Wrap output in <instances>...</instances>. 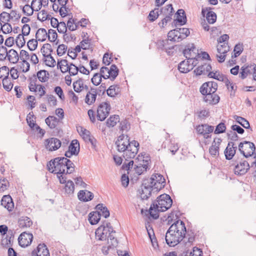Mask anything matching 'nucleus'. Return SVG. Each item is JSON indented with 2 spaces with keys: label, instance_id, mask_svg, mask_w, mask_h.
I'll return each instance as SVG.
<instances>
[{
  "label": "nucleus",
  "instance_id": "f257e3e1",
  "mask_svg": "<svg viewBox=\"0 0 256 256\" xmlns=\"http://www.w3.org/2000/svg\"><path fill=\"white\" fill-rule=\"evenodd\" d=\"M186 234V228L184 222L177 220L171 225L166 234V241L170 246H174L179 244Z\"/></svg>",
  "mask_w": 256,
  "mask_h": 256
},
{
  "label": "nucleus",
  "instance_id": "f03ea898",
  "mask_svg": "<svg viewBox=\"0 0 256 256\" xmlns=\"http://www.w3.org/2000/svg\"><path fill=\"white\" fill-rule=\"evenodd\" d=\"M118 150L123 152V156L128 160L129 158H134L138 150L139 144L136 140L130 142L128 136L122 134L120 136L116 142Z\"/></svg>",
  "mask_w": 256,
  "mask_h": 256
},
{
  "label": "nucleus",
  "instance_id": "7ed1b4c3",
  "mask_svg": "<svg viewBox=\"0 0 256 256\" xmlns=\"http://www.w3.org/2000/svg\"><path fill=\"white\" fill-rule=\"evenodd\" d=\"M172 200L169 195L166 194H161L150 208V216L154 219L158 218L159 217V212L167 210L172 206Z\"/></svg>",
  "mask_w": 256,
  "mask_h": 256
},
{
  "label": "nucleus",
  "instance_id": "20e7f679",
  "mask_svg": "<svg viewBox=\"0 0 256 256\" xmlns=\"http://www.w3.org/2000/svg\"><path fill=\"white\" fill-rule=\"evenodd\" d=\"M112 232V228L110 226V224L106 222V225H102L96 229L95 232L96 236L101 240L108 238V244H110V242L111 241L112 246H116L117 240L111 234Z\"/></svg>",
  "mask_w": 256,
  "mask_h": 256
},
{
  "label": "nucleus",
  "instance_id": "39448f33",
  "mask_svg": "<svg viewBox=\"0 0 256 256\" xmlns=\"http://www.w3.org/2000/svg\"><path fill=\"white\" fill-rule=\"evenodd\" d=\"M66 162L68 158L64 157H58L51 160L48 164V170L52 172L58 174L65 173Z\"/></svg>",
  "mask_w": 256,
  "mask_h": 256
},
{
  "label": "nucleus",
  "instance_id": "423d86ee",
  "mask_svg": "<svg viewBox=\"0 0 256 256\" xmlns=\"http://www.w3.org/2000/svg\"><path fill=\"white\" fill-rule=\"evenodd\" d=\"M148 183L156 192L164 186L165 180L162 175L156 174L152 176Z\"/></svg>",
  "mask_w": 256,
  "mask_h": 256
},
{
  "label": "nucleus",
  "instance_id": "0eeeda50",
  "mask_svg": "<svg viewBox=\"0 0 256 256\" xmlns=\"http://www.w3.org/2000/svg\"><path fill=\"white\" fill-rule=\"evenodd\" d=\"M150 158L148 156L144 157L142 155H138V156L136 158L135 160H131L128 164H125L122 166L124 169H126L128 171V174L132 170L134 163H136V164L144 166V168H148V165L149 164Z\"/></svg>",
  "mask_w": 256,
  "mask_h": 256
},
{
  "label": "nucleus",
  "instance_id": "6e6552de",
  "mask_svg": "<svg viewBox=\"0 0 256 256\" xmlns=\"http://www.w3.org/2000/svg\"><path fill=\"white\" fill-rule=\"evenodd\" d=\"M239 150L246 158L251 156L255 151L254 144L251 142L244 141L239 145Z\"/></svg>",
  "mask_w": 256,
  "mask_h": 256
},
{
  "label": "nucleus",
  "instance_id": "1a4fd4ad",
  "mask_svg": "<svg viewBox=\"0 0 256 256\" xmlns=\"http://www.w3.org/2000/svg\"><path fill=\"white\" fill-rule=\"evenodd\" d=\"M110 110V106L108 103L106 102L101 103L97 110L98 119L100 121L104 120L108 115Z\"/></svg>",
  "mask_w": 256,
  "mask_h": 256
},
{
  "label": "nucleus",
  "instance_id": "9d476101",
  "mask_svg": "<svg viewBox=\"0 0 256 256\" xmlns=\"http://www.w3.org/2000/svg\"><path fill=\"white\" fill-rule=\"evenodd\" d=\"M183 53L187 59L194 62H197L196 57L198 56V50L194 44L188 45L184 50Z\"/></svg>",
  "mask_w": 256,
  "mask_h": 256
},
{
  "label": "nucleus",
  "instance_id": "9b49d317",
  "mask_svg": "<svg viewBox=\"0 0 256 256\" xmlns=\"http://www.w3.org/2000/svg\"><path fill=\"white\" fill-rule=\"evenodd\" d=\"M230 50V47L228 43L224 42L222 44H218L217 46L218 54L216 57L219 62H222L225 60L226 54Z\"/></svg>",
  "mask_w": 256,
  "mask_h": 256
},
{
  "label": "nucleus",
  "instance_id": "f8f14e48",
  "mask_svg": "<svg viewBox=\"0 0 256 256\" xmlns=\"http://www.w3.org/2000/svg\"><path fill=\"white\" fill-rule=\"evenodd\" d=\"M218 88L217 84L214 82H208L202 84L200 90V93L204 96L206 94L216 92Z\"/></svg>",
  "mask_w": 256,
  "mask_h": 256
},
{
  "label": "nucleus",
  "instance_id": "ddd939ff",
  "mask_svg": "<svg viewBox=\"0 0 256 256\" xmlns=\"http://www.w3.org/2000/svg\"><path fill=\"white\" fill-rule=\"evenodd\" d=\"M61 142L56 138L46 139L44 141L46 148L48 151H54L58 150L61 146Z\"/></svg>",
  "mask_w": 256,
  "mask_h": 256
},
{
  "label": "nucleus",
  "instance_id": "4468645a",
  "mask_svg": "<svg viewBox=\"0 0 256 256\" xmlns=\"http://www.w3.org/2000/svg\"><path fill=\"white\" fill-rule=\"evenodd\" d=\"M32 239L33 236L32 234L23 232L18 236V242L21 247L26 248L31 244Z\"/></svg>",
  "mask_w": 256,
  "mask_h": 256
},
{
  "label": "nucleus",
  "instance_id": "2eb2a0df",
  "mask_svg": "<svg viewBox=\"0 0 256 256\" xmlns=\"http://www.w3.org/2000/svg\"><path fill=\"white\" fill-rule=\"evenodd\" d=\"M214 129V126L206 124L199 125L196 128L198 132L200 134H202L206 139L210 137V134L213 132Z\"/></svg>",
  "mask_w": 256,
  "mask_h": 256
},
{
  "label": "nucleus",
  "instance_id": "dca6fc26",
  "mask_svg": "<svg viewBox=\"0 0 256 256\" xmlns=\"http://www.w3.org/2000/svg\"><path fill=\"white\" fill-rule=\"evenodd\" d=\"M196 64L197 62H194L187 59V60H183L180 62L178 69L182 73H187L192 70Z\"/></svg>",
  "mask_w": 256,
  "mask_h": 256
},
{
  "label": "nucleus",
  "instance_id": "f3484780",
  "mask_svg": "<svg viewBox=\"0 0 256 256\" xmlns=\"http://www.w3.org/2000/svg\"><path fill=\"white\" fill-rule=\"evenodd\" d=\"M152 191L154 192L155 190H153L149 184H144L142 186L141 191L140 192L141 198L142 200L148 199L150 196Z\"/></svg>",
  "mask_w": 256,
  "mask_h": 256
},
{
  "label": "nucleus",
  "instance_id": "a211bd4d",
  "mask_svg": "<svg viewBox=\"0 0 256 256\" xmlns=\"http://www.w3.org/2000/svg\"><path fill=\"white\" fill-rule=\"evenodd\" d=\"M250 166L248 162L244 160L238 164L234 169V174L238 175H242L246 174L249 169Z\"/></svg>",
  "mask_w": 256,
  "mask_h": 256
},
{
  "label": "nucleus",
  "instance_id": "6ab92c4d",
  "mask_svg": "<svg viewBox=\"0 0 256 256\" xmlns=\"http://www.w3.org/2000/svg\"><path fill=\"white\" fill-rule=\"evenodd\" d=\"M97 96V90L96 88H91L90 90L87 92L84 102L88 105H91L94 104L96 100Z\"/></svg>",
  "mask_w": 256,
  "mask_h": 256
},
{
  "label": "nucleus",
  "instance_id": "aec40b11",
  "mask_svg": "<svg viewBox=\"0 0 256 256\" xmlns=\"http://www.w3.org/2000/svg\"><path fill=\"white\" fill-rule=\"evenodd\" d=\"M254 68H256V64H254L242 66L239 77L242 80L246 78L248 74H252V70H254Z\"/></svg>",
  "mask_w": 256,
  "mask_h": 256
},
{
  "label": "nucleus",
  "instance_id": "412c9836",
  "mask_svg": "<svg viewBox=\"0 0 256 256\" xmlns=\"http://www.w3.org/2000/svg\"><path fill=\"white\" fill-rule=\"evenodd\" d=\"M220 100V96L216 93V92L206 94L204 96V102L212 105L218 104Z\"/></svg>",
  "mask_w": 256,
  "mask_h": 256
},
{
  "label": "nucleus",
  "instance_id": "4be33fe9",
  "mask_svg": "<svg viewBox=\"0 0 256 256\" xmlns=\"http://www.w3.org/2000/svg\"><path fill=\"white\" fill-rule=\"evenodd\" d=\"M212 70V66L210 64H204L198 66L194 70V72L196 76L201 74H207Z\"/></svg>",
  "mask_w": 256,
  "mask_h": 256
},
{
  "label": "nucleus",
  "instance_id": "5701e85b",
  "mask_svg": "<svg viewBox=\"0 0 256 256\" xmlns=\"http://www.w3.org/2000/svg\"><path fill=\"white\" fill-rule=\"evenodd\" d=\"M1 204L8 211H12L14 208V204L10 196H4L2 198Z\"/></svg>",
  "mask_w": 256,
  "mask_h": 256
},
{
  "label": "nucleus",
  "instance_id": "b1692460",
  "mask_svg": "<svg viewBox=\"0 0 256 256\" xmlns=\"http://www.w3.org/2000/svg\"><path fill=\"white\" fill-rule=\"evenodd\" d=\"M78 199L81 201L88 202L93 198L94 195L90 191L82 190L78 192Z\"/></svg>",
  "mask_w": 256,
  "mask_h": 256
},
{
  "label": "nucleus",
  "instance_id": "393cba45",
  "mask_svg": "<svg viewBox=\"0 0 256 256\" xmlns=\"http://www.w3.org/2000/svg\"><path fill=\"white\" fill-rule=\"evenodd\" d=\"M236 146H234L232 142H229L224 152L225 156L227 160H231L236 154Z\"/></svg>",
  "mask_w": 256,
  "mask_h": 256
},
{
  "label": "nucleus",
  "instance_id": "a878e982",
  "mask_svg": "<svg viewBox=\"0 0 256 256\" xmlns=\"http://www.w3.org/2000/svg\"><path fill=\"white\" fill-rule=\"evenodd\" d=\"M32 222L27 216H22L18 220V225L20 228H28L32 225Z\"/></svg>",
  "mask_w": 256,
  "mask_h": 256
},
{
  "label": "nucleus",
  "instance_id": "bb28decb",
  "mask_svg": "<svg viewBox=\"0 0 256 256\" xmlns=\"http://www.w3.org/2000/svg\"><path fill=\"white\" fill-rule=\"evenodd\" d=\"M34 254L36 256H50L49 251L44 244H40L37 247L36 252H32V255Z\"/></svg>",
  "mask_w": 256,
  "mask_h": 256
},
{
  "label": "nucleus",
  "instance_id": "cd10ccee",
  "mask_svg": "<svg viewBox=\"0 0 256 256\" xmlns=\"http://www.w3.org/2000/svg\"><path fill=\"white\" fill-rule=\"evenodd\" d=\"M222 140L220 138L214 139L212 146L209 148V152L211 155L216 156L218 154L219 145Z\"/></svg>",
  "mask_w": 256,
  "mask_h": 256
},
{
  "label": "nucleus",
  "instance_id": "c85d7f7f",
  "mask_svg": "<svg viewBox=\"0 0 256 256\" xmlns=\"http://www.w3.org/2000/svg\"><path fill=\"white\" fill-rule=\"evenodd\" d=\"M10 63L16 64L19 60L18 53L14 50L10 49L8 51L6 57Z\"/></svg>",
  "mask_w": 256,
  "mask_h": 256
},
{
  "label": "nucleus",
  "instance_id": "c756f323",
  "mask_svg": "<svg viewBox=\"0 0 256 256\" xmlns=\"http://www.w3.org/2000/svg\"><path fill=\"white\" fill-rule=\"evenodd\" d=\"M101 213L97 212H92L89 214L88 220L90 224H96L100 219Z\"/></svg>",
  "mask_w": 256,
  "mask_h": 256
},
{
  "label": "nucleus",
  "instance_id": "7c9ffc66",
  "mask_svg": "<svg viewBox=\"0 0 256 256\" xmlns=\"http://www.w3.org/2000/svg\"><path fill=\"white\" fill-rule=\"evenodd\" d=\"M81 136L86 142H90L92 146H96V140L92 136H90V132L88 130H84V132Z\"/></svg>",
  "mask_w": 256,
  "mask_h": 256
},
{
  "label": "nucleus",
  "instance_id": "2f4dec72",
  "mask_svg": "<svg viewBox=\"0 0 256 256\" xmlns=\"http://www.w3.org/2000/svg\"><path fill=\"white\" fill-rule=\"evenodd\" d=\"M36 37L40 42L44 41L48 37V33L44 28H39L36 34Z\"/></svg>",
  "mask_w": 256,
  "mask_h": 256
},
{
  "label": "nucleus",
  "instance_id": "473e14b6",
  "mask_svg": "<svg viewBox=\"0 0 256 256\" xmlns=\"http://www.w3.org/2000/svg\"><path fill=\"white\" fill-rule=\"evenodd\" d=\"M120 90V87L117 85L111 86L106 90L107 94L110 97H114L119 94Z\"/></svg>",
  "mask_w": 256,
  "mask_h": 256
},
{
  "label": "nucleus",
  "instance_id": "72a5a7b5",
  "mask_svg": "<svg viewBox=\"0 0 256 256\" xmlns=\"http://www.w3.org/2000/svg\"><path fill=\"white\" fill-rule=\"evenodd\" d=\"M57 30L58 32L64 34V38H68V34L67 32L66 24L64 22H60L57 24Z\"/></svg>",
  "mask_w": 256,
  "mask_h": 256
},
{
  "label": "nucleus",
  "instance_id": "f704fd0d",
  "mask_svg": "<svg viewBox=\"0 0 256 256\" xmlns=\"http://www.w3.org/2000/svg\"><path fill=\"white\" fill-rule=\"evenodd\" d=\"M74 190V186L72 181L69 180L66 182L64 190L66 194L70 195L72 194Z\"/></svg>",
  "mask_w": 256,
  "mask_h": 256
},
{
  "label": "nucleus",
  "instance_id": "c9c22d12",
  "mask_svg": "<svg viewBox=\"0 0 256 256\" xmlns=\"http://www.w3.org/2000/svg\"><path fill=\"white\" fill-rule=\"evenodd\" d=\"M20 8L22 10L24 14L28 16H32L34 11L32 5H30L29 4H25L24 6H20Z\"/></svg>",
  "mask_w": 256,
  "mask_h": 256
},
{
  "label": "nucleus",
  "instance_id": "e433bc0d",
  "mask_svg": "<svg viewBox=\"0 0 256 256\" xmlns=\"http://www.w3.org/2000/svg\"><path fill=\"white\" fill-rule=\"evenodd\" d=\"M146 228L148 234V236L150 237V239L152 245L154 248H156L158 247V244L156 241V239L155 238H152V236H154V232L150 226L148 225V226H146Z\"/></svg>",
  "mask_w": 256,
  "mask_h": 256
},
{
  "label": "nucleus",
  "instance_id": "4c0bfd02",
  "mask_svg": "<svg viewBox=\"0 0 256 256\" xmlns=\"http://www.w3.org/2000/svg\"><path fill=\"white\" fill-rule=\"evenodd\" d=\"M176 20L180 25H183L186 22V16L183 10H178L176 14Z\"/></svg>",
  "mask_w": 256,
  "mask_h": 256
},
{
  "label": "nucleus",
  "instance_id": "58836bf2",
  "mask_svg": "<svg viewBox=\"0 0 256 256\" xmlns=\"http://www.w3.org/2000/svg\"><path fill=\"white\" fill-rule=\"evenodd\" d=\"M79 150L80 145L78 140H72L68 146V150L72 152V153L75 154H78L79 152Z\"/></svg>",
  "mask_w": 256,
  "mask_h": 256
},
{
  "label": "nucleus",
  "instance_id": "ea45409f",
  "mask_svg": "<svg viewBox=\"0 0 256 256\" xmlns=\"http://www.w3.org/2000/svg\"><path fill=\"white\" fill-rule=\"evenodd\" d=\"M70 64L66 60H58V66L60 70V71L64 73L68 72V69L69 68Z\"/></svg>",
  "mask_w": 256,
  "mask_h": 256
},
{
  "label": "nucleus",
  "instance_id": "a19ab883",
  "mask_svg": "<svg viewBox=\"0 0 256 256\" xmlns=\"http://www.w3.org/2000/svg\"><path fill=\"white\" fill-rule=\"evenodd\" d=\"M2 82L3 88L6 90L10 92L12 90L14 84L10 78H4Z\"/></svg>",
  "mask_w": 256,
  "mask_h": 256
},
{
  "label": "nucleus",
  "instance_id": "79ce46f5",
  "mask_svg": "<svg viewBox=\"0 0 256 256\" xmlns=\"http://www.w3.org/2000/svg\"><path fill=\"white\" fill-rule=\"evenodd\" d=\"M120 122V117L118 115L110 116L106 121V125L108 127H114Z\"/></svg>",
  "mask_w": 256,
  "mask_h": 256
},
{
  "label": "nucleus",
  "instance_id": "37998d69",
  "mask_svg": "<svg viewBox=\"0 0 256 256\" xmlns=\"http://www.w3.org/2000/svg\"><path fill=\"white\" fill-rule=\"evenodd\" d=\"M208 76L210 78H214L221 82H224V80H226V78L225 76L218 72H214L210 71L208 74Z\"/></svg>",
  "mask_w": 256,
  "mask_h": 256
},
{
  "label": "nucleus",
  "instance_id": "c03bdc74",
  "mask_svg": "<svg viewBox=\"0 0 256 256\" xmlns=\"http://www.w3.org/2000/svg\"><path fill=\"white\" fill-rule=\"evenodd\" d=\"M96 208L98 210V212L101 213V216H102L105 218H107L110 216L109 211L106 207L104 206L102 204H98L96 206Z\"/></svg>",
  "mask_w": 256,
  "mask_h": 256
},
{
  "label": "nucleus",
  "instance_id": "a18cd8bd",
  "mask_svg": "<svg viewBox=\"0 0 256 256\" xmlns=\"http://www.w3.org/2000/svg\"><path fill=\"white\" fill-rule=\"evenodd\" d=\"M67 30L70 31H74L78 28V24L76 20L72 18H70L66 24Z\"/></svg>",
  "mask_w": 256,
  "mask_h": 256
},
{
  "label": "nucleus",
  "instance_id": "49530a36",
  "mask_svg": "<svg viewBox=\"0 0 256 256\" xmlns=\"http://www.w3.org/2000/svg\"><path fill=\"white\" fill-rule=\"evenodd\" d=\"M73 87L75 92H80L84 89V83L82 79L74 82L73 83Z\"/></svg>",
  "mask_w": 256,
  "mask_h": 256
},
{
  "label": "nucleus",
  "instance_id": "de8ad7c7",
  "mask_svg": "<svg viewBox=\"0 0 256 256\" xmlns=\"http://www.w3.org/2000/svg\"><path fill=\"white\" fill-rule=\"evenodd\" d=\"M45 121L46 124L50 128H54L58 122L57 118L54 116H49L46 119Z\"/></svg>",
  "mask_w": 256,
  "mask_h": 256
},
{
  "label": "nucleus",
  "instance_id": "09e8293b",
  "mask_svg": "<svg viewBox=\"0 0 256 256\" xmlns=\"http://www.w3.org/2000/svg\"><path fill=\"white\" fill-rule=\"evenodd\" d=\"M118 70L116 66L114 64L111 66L109 70L110 77L109 78L114 80L118 75Z\"/></svg>",
  "mask_w": 256,
  "mask_h": 256
},
{
  "label": "nucleus",
  "instance_id": "8fccbe9b",
  "mask_svg": "<svg viewBox=\"0 0 256 256\" xmlns=\"http://www.w3.org/2000/svg\"><path fill=\"white\" fill-rule=\"evenodd\" d=\"M168 40H158L156 42V46L158 48L161 50H167L168 49L170 50L171 48H172H172L168 46Z\"/></svg>",
  "mask_w": 256,
  "mask_h": 256
},
{
  "label": "nucleus",
  "instance_id": "3c124183",
  "mask_svg": "<svg viewBox=\"0 0 256 256\" xmlns=\"http://www.w3.org/2000/svg\"><path fill=\"white\" fill-rule=\"evenodd\" d=\"M48 73L44 70L39 71L37 74V76L39 80L41 82H46L48 78Z\"/></svg>",
  "mask_w": 256,
  "mask_h": 256
},
{
  "label": "nucleus",
  "instance_id": "603ef678",
  "mask_svg": "<svg viewBox=\"0 0 256 256\" xmlns=\"http://www.w3.org/2000/svg\"><path fill=\"white\" fill-rule=\"evenodd\" d=\"M234 119L236 120V122L241 124L245 128H250V126L249 122L245 118L241 116H235Z\"/></svg>",
  "mask_w": 256,
  "mask_h": 256
},
{
  "label": "nucleus",
  "instance_id": "864d4df0",
  "mask_svg": "<svg viewBox=\"0 0 256 256\" xmlns=\"http://www.w3.org/2000/svg\"><path fill=\"white\" fill-rule=\"evenodd\" d=\"M18 66L20 70L23 72H28L30 70V64L26 60L20 62Z\"/></svg>",
  "mask_w": 256,
  "mask_h": 256
},
{
  "label": "nucleus",
  "instance_id": "5fc2aeb1",
  "mask_svg": "<svg viewBox=\"0 0 256 256\" xmlns=\"http://www.w3.org/2000/svg\"><path fill=\"white\" fill-rule=\"evenodd\" d=\"M160 14H161L160 10H159L158 8H155L152 10L148 16L150 20L152 22L154 21L158 18Z\"/></svg>",
  "mask_w": 256,
  "mask_h": 256
},
{
  "label": "nucleus",
  "instance_id": "6e6d98bb",
  "mask_svg": "<svg viewBox=\"0 0 256 256\" xmlns=\"http://www.w3.org/2000/svg\"><path fill=\"white\" fill-rule=\"evenodd\" d=\"M44 60L46 64L50 67H53L56 64V61L51 55L44 58Z\"/></svg>",
  "mask_w": 256,
  "mask_h": 256
},
{
  "label": "nucleus",
  "instance_id": "4d7b16f0",
  "mask_svg": "<svg viewBox=\"0 0 256 256\" xmlns=\"http://www.w3.org/2000/svg\"><path fill=\"white\" fill-rule=\"evenodd\" d=\"M206 20L210 24L214 23L216 20V15L213 12H208L206 14Z\"/></svg>",
  "mask_w": 256,
  "mask_h": 256
},
{
  "label": "nucleus",
  "instance_id": "13d9d810",
  "mask_svg": "<svg viewBox=\"0 0 256 256\" xmlns=\"http://www.w3.org/2000/svg\"><path fill=\"white\" fill-rule=\"evenodd\" d=\"M173 8L172 4H169L166 6L164 8H163L160 10V13H164V14H168V16H172L173 13Z\"/></svg>",
  "mask_w": 256,
  "mask_h": 256
},
{
  "label": "nucleus",
  "instance_id": "bf43d9fd",
  "mask_svg": "<svg viewBox=\"0 0 256 256\" xmlns=\"http://www.w3.org/2000/svg\"><path fill=\"white\" fill-rule=\"evenodd\" d=\"M50 45L46 44L42 46L40 52L42 54L44 58L51 55L52 50L50 49Z\"/></svg>",
  "mask_w": 256,
  "mask_h": 256
},
{
  "label": "nucleus",
  "instance_id": "052dcab7",
  "mask_svg": "<svg viewBox=\"0 0 256 256\" xmlns=\"http://www.w3.org/2000/svg\"><path fill=\"white\" fill-rule=\"evenodd\" d=\"M102 78V76L101 74H100L99 73H96L94 75L93 77L92 78V82L94 86H98L100 84Z\"/></svg>",
  "mask_w": 256,
  "mask_h": 256
},
{
  "label": "nucleus",
  "instance_id": "680f3d73",
  "mask_svg": "<svg viewBox=\"0 0 256 256\" xmlns=\"http://www.w3.org/2000/svg\"><path fill=\"white\" fill-rule=\"evenodd\" d=\"M8 51L6 47L0 46V60L4 61L6 59Z\"/></svg>",
  "mask_w": 256,
  "mask_h": 256
},
{
  "label": "nucleus",
  "instance_id": "e2e57ef3",
  "mask_svg": "<svg viewBox=\"0 0 256 256\" xmlns=\"http://www.w3.org/2000/svg\"><path fill=\"white\" fill-rule=\"evenodd\" d=\"M10 70L8 67L3 66L0 68V78L8 77Z\"/></svg>",
  "mask_w": 256,
  "mask_h": 256
},
{
  "label": "nucleus",
  "instance_id": "0e129e2a",
  "mask_svg": "<svg viewBox=\"0 0 256 256\" xmlns=\"http://www.w3.org/2000/svg\"><path fill=\"white\" fill-rule=\"evenodd\" d=\"M31 5L36 12L40 10L42 6H43V5L40 4V0H32L31 2Z\"/></svg>",
  "mask_w": 256,
  "mask_h": 256
},
{
  "label": "nucleus",
  "instance_id": "69168bd1",
  "mask_svg": "<svg viewBox=\"0 0 256 256\" xmlns=\"http://www.w3.org/2000/svg\"><path fill=\"white\" fill-rule=\"evenodd\" d=\"M58 37L57 34L54 30H48V37L49 40L51 42H54L56 41Z\"/></svg>",
  "mask_w": 256,
  "mask_h": 256
},
{
  "label": "nucleus",
  "instance_id": "338daca9",
  "mask_svg": "<svg viewBox=\"0 0 256 256\" xmlns=\"http://www.w3.org/2000/svg\"><path fill=\"white\" fill-rule=\"evenodd\" d=\"M120 128L122 132H127L130 128V124L126 120H122L120 122Z\"/></svg>",
  "mask_w": 256,
  "mask_h": 256
},
{
  "label": "nucleus",
  "instance_id": "774afa93",
  "mask_svg": "<svg viewBox=\"0 0 256 256\" xmlns=\"http://www.w3.org/2000/svg\"><path fill=\"white\" fill-rule=\"evenodd\" d=\"M109 70L110 68H108L103 66L100 68V73L99 74L102 75L104 78H108L110 77Z\"/></svg>",
  "mask_w": 256,
  "mask_h": 256
}]
</instances>
